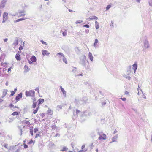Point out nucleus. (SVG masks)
<instances>
[{
  "mask_svg": "<svg viewBox=\"0 0 152 152\" xmlns=\"http://www.w3.org/2000/svg\"><path fill=\"white\" fill-rule=\"evenodd\" d=\"M98 134L99 136V137L98 138V139L99 140H106L107 139V137L106 135L102 133L99 132L98 133Z\"/></svg>",
  "mask_w": 152,
  "mask_h": 152,
  "instance_id": "nucleus-1",
  "label": "nucleus"
},
{
  "mask_svg": "<svg viewBox=\"0 0 152 152\" xmlns=\"http://www.w3.org/2000/svg\"><path fill=\"white\" fill-rule=\"evenodd\" d=\"M35 92L34 91L30 90L26 92V94L27 96H34Z\"/></svg>",
  "mask_w": 152,
  "mask_h": 152,
  "instance_id": "nucleus-2",
  "label": "nucleus"
},
{
  "mask_svg": "<svg viewBox=\"0 0 152 152\" xmlns=\"http://www.w3.org/2000/svg\"><path fill=\"white\" fill-rule=\"evenodd\" d=\"M8 19V15L7 13L5 12L4 13L3 15V20L2 22L3 23L5 22Z\"/></svg>",
  "mask_w": 152,
  "mask_h": 152,
  "instance_id": "nucleus-3",
  "label": "nucleus"
},
{
  "mask_svg": "<svg viewBox=\"0 0 152 152\" xmlns=\"http://www.w3.org/2000/svg\"><path fill=\"white\" fill-rule=\"evenodd\" d=\"M8 91L6 89H4L2 91V98H4L6 96L7 94V92Z\"/></svg>",
  "mask_w": 152,
  "mask_h": 152,
  "instance_id": "nucleus-4",
  "label": "nucleus"
},
{
  "mask_svg": "<svg viewBox=\"0 0 152 152\" xmlns=\"http://www.w3.org/2000/svg\"><path fill=\"white\" fill-rule=\"evenodd\" d=\"M22 97V94L20 93L18 94L16 97V101H18Z\"/></svg>",
  "mask_w": 152,
  "mask_h": 152,
  "instance_id": "nucleus-5",
  "label": "nucleus"
},
{
  "mask_svg": "<svg viewBox=\"0 0 152 152\" xmlns=\"http://www.w3.org/2000/svg\"><path fill=\"white\" fill-rule=\"evenodd\" d=\"M42 55L44 56H45V55L48 56L50 54V53H49L46 50H44L42 51Z\"/></svg>",
  "mask_w": 152,
  "mask_h": 152,
  "instance_id": "nucleus-6",
  "label": "nucleus"
},
{
  "mask_svg": "<svg viewBox=\"0 0 152 152\" xmlns=\"http://www.w3.org/2000/svg\"><path fill=\"white\" fill-rule=\"evenodd\" d=\"M30 60L32 62H36L37 60L36 57L34 56H32L30 58Z\"/></svg>",
  "mask_w": 152,
  "mask_h": 152,
  "instance_id": "nucleus-7",
  "label": "nucleus"
},
{
  "mask_svg": "<svg viewBox=\"0 0 152 152\" xmlns=\"http://www.w3.org/2000/svg\"><path fill=\"white\" fill-rule=\"evenodd\" d=\"M144 46L145 48H148L149 47V45L148 41H145L144 42Z\"/></svg>",
  "mask_w": 152,
  "mask_h": 152,
  "instance_id": "nucleus-8",
  "label": "nucleus"
},
{
  "mask_svg": "<svg viewBox=\"0 0 152 152\" xmlns=\"http://www.w3.org/2000/svg\"><path fill=\"white\" fill-rule=\"evenodd\" d=\"M37 105V102L36 101L35 99L34 100L33 103L32 105V107L33 108H35L36 107Z\"/></svg>",
  "mask_w": 152,
  "mask_h": 152,
  "instance_id": "nucleus-9",
  "label": "nucleus"
},
{
  "mask_svg": "<svg viewBox=\"0 0 152 152\" xmlns=\"http://www.w3.org/2000/svg\"><path fill=\"white\" fill-rule=\"evenodd\" d=\"M44 100L43 99H39L38 100V105L42 104L44 102Z\"/></svg>",
  "mask_w": 152,
  "mask_h": 152,
  "instance_id": "nucleus-10",
  "label": "nucleus"
},
{
  "mask_svg": "<svg viewBox=\"0 0 152 152\" xmlns=\"http://www.w3.org/2000/svg\"><path fill=\"white\" fill-rule=\"evenodd\" d=\"M88 56H89V59H90V60L92 61L93 60V56L92 55V53H90V52H89V54H88Z\"/></svg>",
  "mask_w": 152,
  "mask_h": 152,
  "instance_id": "nucleus-11",
  "label": "nucleus"
},
{
  "mask_svg": "<svg viewBox=\"0 0 152 152\" xmlns=\"http://www.w3.org/2000/svg\"><path fill=\"white\" fill-rule=\"evenodd\" d=\"M137 68V65L136 64H134L133 65L132 69L134 71V72L135 73L136 70Z\"/></svg>",
  "mask_w": 152,
  "mask_h": 152,
  "instance_id": "nucleus-12",
  "label": "nucleus"
},
{
  "mask_svg": "<svg viewBox=\"0 0 152 152\" xmlns=\"http://www.w3.org/2000/svg\"><path fill=\"white\" fill-rule=\"evenodd\" d=\"M15 58L17 60H20L21 59L19 53H17L15 56Z\"/></svg>",
  "mask_w": 152,
  "mask_h": 152,
  "instance_id": "nucleus-13",
  "label": "nucleus"
},
{
  "mask_svg": "<svg viewBox=\"0 0 152 152\" xmlns=\"http://www.w3.org/2000/svg\"><path fill=\"white\" fill-rule=\"evenodd\" d=\"M85 145H83L82 146L81 150H80V151L81 152H86L87 151V150L86 149V150H85V149H84V148H85Z\"/></svg>",
  "mask_w": 152,
  "mask_h": 152,
  "instance_id": "nucleus-14",
  "label": "nucleus"
},
{
  "mask_svg": "<svg viewBox=\"0 0 152 152\" xmlns=\"http://www.w3.org/2000/svg\"><path fill=\"white\" fill-rule=\"evenodd\" d=\"M68 150V148L66 147H64L62 148L60 150L61 151H66Z\"/></svg>",
  "mask_w": 152,
  "mask_h": 152,
  "instance_id": "nucleus-15",
  "label": "nucleus"
},
{
  "mask_svg": "<svg viewBox=\"0 0 152 152\" xmlns=\"http://www.w3.org/2000/svg\"><path fill=\"white\" fill-rule=\"evenodd\" d=\"M27 19V18H20V19H17V20H16L15 21H14V23H16V22H18L19 21H22V20H24L26 19Z\"/></svg>",
  "mask_w": 152,
  "mask_h": 152,
  "instance_id": "nucleus-16",
  "label": "nucleus"
},
{
  "mask_svg": "<svg viewBox=\"0 0 152 152\" xmlns=\"http://www.w3.org/2000/svg\"><path fill=\"white\" fill-rule=\"evenodd\" d=\"M95 23L96 28V29H98L99 27V23L97 21H96Z\"/></svg>",
  "mask_w": 152,
  "mask_h": 152,
  "instance_id": "nucleus-17",
  "label": "nucleus"
},
{
  "mask_svg": "<svg viewBox=\"0 0 152 152\" xmlns=\"http://www.w3.org/2000/svg\"><path fill=\"white\" fill-rule=\"evenodd\" d=\"M118 138V135H117L116 136H114L112 138V142H114L116 141V140Z\"/></svg>",
  "mask_w": 152,
  "mask_h": 152,
  "instance_id": "nucleus-18",
  "label": "nucleus"
},
{
  "mask_svg": "<svg viewBox=\"0 0 152 152\" xmlns=\"http://www.w3.org/2000/svg\"><path fill=\"white\" fill-rule=\"evenodd\" d=\"M98 19V18L96 17V16H93L92 18H88V20H93V19Z\"/></svg>",
  "mask_w": 152,
  "mask_h": 152,
  "instance_id": "nucleus-19",
  "label": "nucleus"
},
{
  "mask_svg": "<svg viewBox=\"0 0 152 152\" xmlns=\"http://www.w3.org/2000/svg\"><path fill=\"white\" fill-rule=\"evenodd\" d=\"M39 109V107L36 108L35 109H33V113L34 114H35L38 111Z\"/></svg>",
  "mask_w": 152,
  "mask_h": 152,
  "instance_id": "nucleus-20",
  "label": "nucleus"
},
{
  "mask_svg": "<svg viewBox=\"0 0 152 152\" xmlns=\"http://www.w3.org/2000/svg\"><path fill=\"white\" fill-rule=\"evenodd\" d=\"M60 88L61 89V90L63 92L64 95H65L66 94V91L64 90L63 89V88L61 86Z\"/></svg>",
  "mask_w": 152,
  "mask_h": 152,
  "instance_id": "nucleus-21",
  "label": "nucleus"
},
{
  "mask_svg": "<svg viewBox=\"0 0 152 152\" xmlns=\"http://www.w3.org/2000/svg\"><path fill=\"white\" fill-rule=\"evenodd\" d=\"M24 67L25 71L27 72L30 69L28 68V67L26 65L24 66Z\"/></svg>",
  "mask_w": 152,
  "mask_h": 152,
  "instance_id": "nucleus-22",
  "label": "nucleus"
},
{
  "mask_svg": "<svg viewBox=\"0 0 152 152\" xmlns=\"http://www.w3.org/2000/svg\"><path fill=\"white\" fill-rule=\"evenodd\" d=\"M30 132L31 135L32 136L33 135V128H30Z\"/></svg>",
  "mask_w": 152,
  "mask_h": 152,
  "instance_id": "nucleus-23",
  "label": "nucleus"
},
{
  "mask_svg": "<svg viewBox=\"0 0 152 152\" xmlns=\"http://www.w3.org/2000/svg\"><path fill=\"white\" fill-rule=\"evenodd\" d=\"M83 22V21H82V20H78L76 21L75 22V23L76 24H80L81 23H82Z\"/></svg>",
  "mask_w": 152,
  "mask_h": 152,
  "instance_id": "nucleus-24",
  "label": "nucleus"
},
{
  "mask_svg": "<svg viewBox=\"0 0 152 152\" xmlns=\"http://www.w3.org/2000/svg\"><path fill=\"white\" fill-rule=\"evenodd\" d=\"M63 61L65 62L66 64L67 63V61L65 57L64 56H63Z\"/></svg>",
  "mask_w": 152,
  "mask_h": 152,
  "instance_id": "nucleus-25",
  "label": "nucleus"
},
{
  "mask_svg": "<svg viewBox=\"0 0 152 152\" xmlns=\"http://www.w3.org/2000/svg\"><path fill=\"white\" fill-rule=\"evenodd\" d=\"M98 42V40L97 39H96L95 40V42L94 44V46L95 47L96 46V45L97 44V43Z\"/></svg>",
  "mask_w": 152,
  "mask_h": 152,
  "instance_id": "nucleus-26",
  "label": "nucleus"
},
{
  "mask_svg": "<svg viewBox=\"0 0 152 152\" xmlns=\"http://www.w3.org/2000/svg\"><path fill=\"white\" fill-rule=\"evenodd\" d=\"M18 40H16L13 43V45L15 46H16L18 45Z\"/></svg>",
  "mask_w": 152,
  "mask_h": 152,
  "instance_id": "nucleus-27",
  "label": "nucleus"
},
{
  "mask_svg": "<svg viewBox=\"0 0 152 152\" xmlns=\"http://www.w3.org/2000/svg\"><path fill=\"white\" fill-rule=\"evenodd\" d=\"M12 115L13 116L15 115H18L19 114L18 112H14L12 114Z\"/></svg>",
  "mask_w": 152,
  "mask_h": 152,
  "instance_id": "nucleus-28",
  "label": "nucleus"
},
{
  "mask_svg": "<svg viewBox=\"0 0 152 152\" xmlns=\"http://www.w3.org/2000/svg\"><path fill=\"white\" fill-rule=\"evenodd\" d=\"M9 107L11 108H17L18 107L16 106L14 107V105L12 104H11L10 105Z\"/></svg>",
  "mask_w": 152,
  "mask_h": 152,
  "instance_id": "nucleus-29",
  "label": "nucleus"
},
{
  "mask_svg": "<svg viewBox=\"0 0 152 152\" xmlns=\"http://www.w3.org/2000/svg\"><path fill=\"white\" fill-rule=\"evenodd\" d=\"M25 15V14H24L23 12H22L18 15V16L19 17H20L21 16H23Z\"/></svg>",
  "mask_w": 152,
  "mask_h": 152,
  "instance_id": "nucleus-30",
  "label": "nucleus"
},
{
  "mask_svg": "<svg viewBox=\"0 0 152 152\" xmlns=\"http://www.w3.org/2000/svg\"><path fill=\"white\" fill-rule=\"evenodd\" d=\"M3 146H4L7 149H8V145L7 144H4L3 145Z\"/></svg>",
  "mask_w": 152,
  "mask_h": 152,
  "instance_id": "nucleus-31",
  "label": "nucleus"
},
{
  "mask_svg": "<svg viewBox=\"0 0 152 152\" xmlns=\"http://www.w3.org/2000/svg\"><path fill=\"white\" fill-rule=\"evenodd\" d=\"M33 142V140L32 139H31L30 141L28 142V144H32Z\"/></svg>",
  "mask_w": 152,
  "mask_h": 152,
  "instance_id": "nucleus-32",
  "label": "nucleus"
},
{
  "mask_svg": "<svg viewBox=\"0 0 152 152\" xmlns=\"http://www.w3.org/2000/svg\"><path fill=\"white\" fill-rule=\"evenodd\" d=\"M47 112L48 113H50L51 115H52L53 114V112L51 110H48L47 111Z\"/></svg>",
  "mask_w": 152,
  "mask_h": 152,
  "instance_id": "nucleus-33",
  "label": "nucleus"
},
{
  "mask_svg": "<svg viewBox=\"0 0 152 152\" xmlns=\"http://www.w3.org/2000/svg\"><path fill=\"white\" fill-rule=\"evenodd\" d=\"M11 95L10 96H13L14 95L15 93V91H11Z\"/></svg>",
  "mask_w": 152,
  "mask_h": 152,
  "instance_id": "nucleus-34",
  "label": "nucleus"
},
{
  "mask_svg": "<svg viewBox=\"0 0 152 152\" xmlns=\"http://www.w3.org/2000/svg\"><path fill=\"white\" fill-rule=\"evenodd\" d=\"M149 4L151 6H152V0H149Z\"/></svg>",
  "mask_w": 152,
  "mask_h": 152,
  "instance_id": "nucleus-35",
  "label": "nucleus"
},
{
  "mask_svg": "<svg viewBox=\"0 0 152 152\" xmlns=\"http://www.w3.org/2000/svg\"><path fill=\"white\" fill-rule=\"evenodd\" d=\"M80 111L78 109H76V114L77 115L78 114H79L80 113Z\"/></svg>",
  "mask_w": 152,
  "mask_h": 152,
  "instance_id": "nucleus-36",
  "label": "nucleus"
},
{
  "mask_svg": "<svg viewBox=\"0 0 152 152\" xmlns=\"http://www.w3.org/2000/svg\"><path fill=\"white\" fill-rule=\"evenodd\" d=\"M25 124L28 125H30V123L28 121H26L25 122Z\"/></svg>",
  "mask_w": 152,
  "mask_h": 152,
  "instance_id": "nucleus-37",
  "label": "nucleus"
},
{
  "mask_svg": "<svg viewBox=\"0 0 152 152\" xmlns=\"http://www.w3.org/2000/svg\"><path fill=\"white\" fill-rule=\"evenodd\" d=\"M38 131V129L37 128H35L34 129V133Z\"/></svg>",
  "mask_w": 152,
  "mask_h": 152,
  "instance_id": "nucleus-38",
  "label": "nucleus"
},
{
  "mask_svg": "<svg viewBox=\"0 0 152 152\" xmlns=\"http://www.w3.org/2000/svg\"><path fill=\"white\" fill-rule=\"evenodd\" d=\"M24 148H26L28 147V146L26 144L24 143L23 144Z\"/></svg>",
  "mask_w": 152,
  "mask_h": 152,
  "instance_id": "nucleus-39",
  "label": "nucleus"
},
{
  "mask_svg": "<svg viewBox=\"0 0 152 152\" xmlns=\"http://www.w3.org/2000/svg\"><path fill=\"white\" fill-rule=\"evenodd\" d=\"M83 27H85L87 28H89V26L88 25L86 24L83 26Z\"/></svg>",
  "mask_w": 152,
  "mask_h": 152,
  "instance_id": "nucleus-40",
  "label": "nucleus"
},
{
  "mask_svg": "<svg viewBox=\"0 0 152 152\" xmlns=\"http://www.w3.org/2000/svg\"><path fill=\"white\" fill-rule=\"evenodd\" d=\"M41 42L43 44H47L45 42H44L43 40H41Z\"/></svg>",
  "mask_w": 152,
  "mask_h": 152,
  "instance_id": "nucleus-41",
  "label": "nucleus"
},
{
  "mask_svg": "<svg viewBox=\"0 0 152 152\" xmlns=\"http://www.w3.org/2000/svg\"><path fill=\"white\" fill-rule=\"evenodd\" d=\"M111 7V5H107V7L106 9H108L110 8Z\"/></svg>",
  "mask_w": 152,
  "mask_h": 152,
  "instance_id": "nucleus-42",
  "label": "nucleus"
},
{
  "mask_svg": "<svg viewBox=\"0 0 152 152\" xmlns=\"http://www.w3.org/2000/svg\"><path fill=\"white\" fill-rule=\"evenodd\" d=\"M39 136V134H36V135L35 137V138H37Z\"/></svg>",
  "mask_w": 152,
  "mask_h": 152,
  "instance_id": "nucleus-43",
  "label": "nucleus"
},
{
  "mask_svg": "<svg viewBox=\"0 0 152 152\" xmlns=\"http://www.w3.org/2000/svg\"><path fill=\"white\" fill-rule=\"evenodd\" d=\"M63 35V36H65L66 34V32H63L62 33Z\"/></svg>",
  "mask_w": 152,
  "mask_h": 152,
  "instance_id": "nucleus-44",
  "label": "nucleus"
},
{
  "mask_svg": "<svg viewBox=\"0 0 152 152\" xmlns=\"http://www.w3.org/2000/svg\"><path fill=\"white\" fill-rule=\"evenodd\" d=\"M23 47L22 46H20L19 48V49L20 50H21L23 49Z\"/></svg>",
  "mask_w": 152,
  "mask_h": 152,
  "instance_id": "nucleus-45",
  "label": "nucleus"
},
{
  "mask_svg": "<svg viewBox=\"0 0 152 152\" xmlns=\"http://www.w3.org/2000/svg\"><path fill=\"white\" fill-rule=\"evenodd\" d=\"M121 99L123 101H125L126 100V99L125 97L121 98Z\"/></svg>",
  "mask_w": 152,
  "mask_h": 152,
  "instance_id": "nucleus-46",
  "label": "nucleus"
},
{
  "mask_svg": "<svg viewBox=\"0 0 152 152\" xmlns=\"http://www.w3.org/2000/svg\"><path fill=\"white\" fill-rule=\"evenodd\" d=\"M57 54L58 55H61V56H64V55H63V54L62 53H58Z\"/></svg>",
  "mask_w": 152,
  "mask_h": 152,
  "instance_id": "nucleus-47",
  "label": "nucleus"
},
{
  "mask_svg": "<svg viewBox=\"0 0 152 152\" xmlns=\"http://www.w3.org/2000/svg\"><path fill=\"white\" fill-rule=\"evenodd\" d=\"M4 41L5 42H7L8 40L7 38H5L4 39Z\"/></svg>",
  "mask_w": 152,
  "mask_h": 152,
  "instance_id": "nucleus-48",
  "label": "nucleus"
},
{
  "mask_svg": "<svg viewBox=\"0 0 152 152\" xmlns=\"http://www.w3.org/2000/svg\"><path fill=\"white\" fill-rule=\"evenodd\" d=\"M3 101V100L0 97V103L2 102Z\"/></svg>",
  "mask_w": 152,
  "mask_h": 152,
  "instance_id": "nucleus-49",
  "label": "nucleus"
},
{
  "mask_svg": "<svg viewBox=\"0 0 152 152\" xmlns=\"http://www.w3.org/2000/svg\"><path fill=\"white\" fill-rule=\"evenodd\" d=\"M125 94H129V92L127 91H126L125 92Z\"/></svg>",
  "mask_w": 152,
  "mask_h": 152,
  "instance_id": "nucleus-50",
  "label": "nucleus"
},
{
  "mask_svg": "<svg viewBox=\"0 0 152 152\" xmlns=\"http://www.w3.org/2000/svg\"><path fill=\"white\" fill-rule=\"evenodd\" d=\"M117 132H118V131H117V130H115L114 131V134H115V133H117Z\"/></svg>",
  "mask_w": 152,
  "mask_h": 152,
  "instance_id": "nucleus-51",
  "label": "nucleus"
},
{
  "mask_svg": "<svg viewBox=\"0 0 152 152\" xmlns=\"http://www.w3.org/2000/svg\"><path fill=\"white\" fill-rule=\"evenodd\" d=\"M28 62L30 64H32V62L30 61H29Z\"/></svg>",
  "mask_w": 152,
  "mask_h": 152,
  "instance_id": "nucleus-52",
  "label": "nucleus"
},
{
  "mask_svg": "<svg viewBox=\"0 0 152 152\" xmlns=\"http://www.w3.org/2000/svg\"><path fill=\"white\" fill-rule=\"evenodd\" d=\"M136 0V1L138 3L140 2V0Z\"/></svg>",
  "mask_w": 152,
  "mask_h": 152,
  "instance_id": "nucleus-53",
  "label": "nucleus"
},
{
  "mask_svg": "<svg viewBox=\"0 0 152 152\" xmlns=\"http://www.w3.org/2000/svg\"><path fill=\"white\" fill-rule=\"evenodd\" d=\"M69 11L70 12H73L72 10H69Z\"/></svg>",
  "mask_w": 152,
  "mask_h": 152,
  "instance_id": "nucleus-54",
  "label": "nucleus"
},
{
  "mask_svg": "<svg viewBox=\"0 0 152 152\" xmlns=\"http://www.w3.org/2000/svg\"><path fill=\"white\" fill-rule=\"evenodd\" d=\"M11 70V68H10L8 69V71H10Z\"/></svg>",
  "mask_w": 152,
  "mask_h": 152,
  "instance_id": "nucleus-55",
  "label": "nucleus"
},
{
  "mask_svg": "<svg viewBox=\"0 0 152 152\" xmlns=\"http://www.w3.org/2000/svg\"><path fill=\"white\" fill-rule=\"evenodd\" d=\"M16 90H17V89H14V91H15V92H16Z\"/></svg>",
  "mask_w": 152,
  "mask_h": 152,
  "instance_id": "nucleus-56",
  "label": "nucleus"
},
{
  "mask_svg": "<svg viewBox=\"0 0 152 152\" xmlns=\"http://www.w3.org/2000/svg\"><path fill=\"white\" fill-rule=\"evenodd\" d=\"M68 152H74L72 151H69Z\"/></svg>",
  "mask_w": 152,
  "mask_h": 152,
  "instance_id": "nucleus-57",
  "label": "nucleus"
},
{
  "mask_svg": "<svg viewBox=\"0 0 152 152\" xmlns=\"http://www.w3.org/2000/svg\"><path fill=\"white\" fill-rule=\"evenodd\" d=\"M2 134L1 132H0V136H1V135Z\"/></svg>",
  "mask_w": 152,
  "mask_h": 152,
  "instance_id": "nucleus-58",
  "label": "nucleus"
},
{
  "mask_svg": "<svg viewBox=\"0 0 152 152\" xmlns=\"http://www.w3.org/2000/svg\"><path fill=\"white\" fill-rule=\"evenodd\" d=\"M96 151L97 152H98V149H97L96 150Z\"/></svg>",
  "mask_w": 152,
  "mask_h": 152,
  "instance_id": "nucleus-59",
  "label": "nucleus"
},
{
  "mask_svg": "<svg viewBox=\"0 0 152 152\" xmlns=\"http://www.w3.org/2000/svg\"><path fill=\"white\" fill-rule=\"evenodd\" d=\"M34 142H35V141H34Z\"/></svg>",
  "mask_w": 152,
  "mask_h": 152,
  "instance_id": "nucleus-60",
  "label": "nucleus"
},
{
  "mask_svg": "<svg viewBox=\"0 0 152 152\" xmlns=\"http://www.w3.org/2000/svg\"><path fill=\"white\" fill-rule=\"evenodd\" d=\"M1 124V122H0V124Z\"/></svg>",
  "mask_w": 152,
  "mask_h": 152,
  "instance_id": "nucleus-61",
  "label": "nucleus"
}]
</instances>
